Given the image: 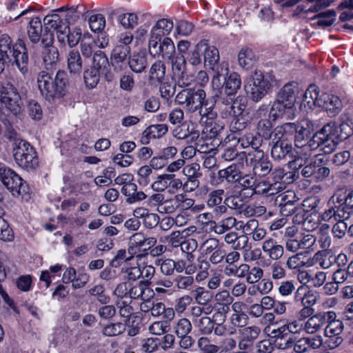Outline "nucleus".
Here are the masks:
<instances>
[{
    "mask_svg": "<svg viewBox=\"0 0 353 353\" xmlns=\"http://www.w3.org/2000/svg\"><path fill=\"white\" fill-rule=\"evenodd\" d=\"M198 248V242L194 238H189L182 241L181 250L188 262H193L195 259L194 252Z\"/></svg>",
    "mask_w": 353,
    "mask_h": 353,
    "instance_id": "ea45409f",
    "label": "nucleus"
},
{
    "mask_svg": "<svg viewBox=\"0 0 353 353\" xmlns=\"http://www.w3.org/2000/svg\"><path fill=\"white\" fill-rule=\"evenodd\" d=\"M101 73L86 67L83 72V80L88 89H93L99 83Z\"/></svg>",
    "mask_w": 353,
    "mask_h": 353,
    "instance_id": "de8ad7c7",
    "label": "nucleus"
},
{
    "mask_svg": "<svg viewBox=\"0 0 353 353\" xmlns=\"http://www.w3.org/2000/svg\"><path fill=\"white\" fill-rule=\"evenodd\" d=\"M125 330V325L121 323H114L105 325L102 333L105 336H116L122 334Z\"/></svg>",
    "mask_w": 353,
    "mask_h": 353,
    "instance_id": "680f3d73",
    "label": "nucleus"
},
{
    "mask_svg": "<svg viewBox=\"0 0 353 353\" xmlns=\"http://www.w3.org/2000/svg\"><path fill=\"white\" fill-rule=\"evenodd\" d=\"M274 81L272 74H264L261 71L256 70L248 79L244 87L251 99L258 102L267 94Z\"/></svg>",
    "mask_w": 353,
    "mask_h": 353,
    "instance_id": "20e7f679",
    "label": "nucleus"
},
{
    "mask_svg": "<svg viewBox=\"0 0 353 353\" xmlns=\"http://www.w3.org/2000/svg\"><path fill=\"white\" fill-rule=\"evenodd\" d=\"M213 225V232L218 234H223L230 231L234 227H237V219L234 216H228L221 219L219 222H212Z\"/></svg>",
    "mask_w": 353,
    "mask_h": 353,
    "instance_id": "7c9ffc66",
    "label": "nucleus"
},
{
    "mask_svg": "<svg viewBox=\"0 0 353 353\" xmlns=\"http://www.w3.org/2000/svg\"><path fill=\"white\" fill-rule=\"evenodd\" d=\"M282 183H270L265 179L256 181L253 192L259 194H268L272 195L282 190Z\"/></svg>",
    "mask_w": 353,
    "mask_h": 353,
    "instance_id": "cd10ccee",
    "label": "nucleus"
},
{
    "mask_svg": "<svg viewBox=\"0 0 353 353\" xmlns=\"http://www.w3.org/2000/svg\"><path fill=\"white\" fill-rule=\"evenodd\" d=\"M310 262L314 264H319L323 269L327 270L332 267L333 264L332 256H330L325 250H319L316 252L312 259H310Z\"/></svg>",
    "mask_w": 353,
    "mask_h": 353,
    "instance_id": "37998d69",
    "label": "nucleus"
},
{
    "mask_svg": "<svg viewBox=\"0 0 353 353\" xmlns=\"http://www.w3.org/2000/svg\"><path fill=\"white\" fill-rule=\"evenodd\" d=\"M250 163L255 175L265 176L272 170V164L268 157L261 150H252L248 152Z\"/></svg>",
    "mask_w": 353,
    "mask_h": 353,
    "instance_id": "9b49d317",
    "label": "nucleus"
},
{
    "mask_svg": "<svg viewBox=\"0 0 353 353\" xmlns=\"http://www.w3.org/2000/svg\"><path fill=\"white\" fill-rule=\"evenodd\" d=\"M130 52L129 46L118 44L114 47L110 54V61L115 70H121Z\"/></svg>",
    "mask_w": 353,
    "mask_h": 353,
    "instance_id": "aec40b11",
    "label": "nucleus"
},
{
    "mask_svg": "<svg viewBox=\"0 0 353 353\" xmlns=\"http://www.w3.org/2000/svg\"><path fill=\"white\" fill-rule=\"evenodd\" d=\"M332 196V201L344 211L345 216L348 219L353 209V190L339 189Z\"/></svg>",
    "mask_w": 353,
    "mask_h": 353,
    "instance_id": "dca6fc26",
    "label": "nucleus"
},
{
    "mask_svg": "<svg viewBox=\"0 0 353 353\" xmlns=\"http://www.w3.org/2000/svg\"><path fill=\"white\" fill-rule=\"evenodd\" d=\"M238 141L243 148L251 147L252 150H260L259 148L262 144V138L259 134L245 133L239 138Z\"/></svg>",
    "mask_w": 353,
    "mask_h": 353,
    "instance_id": "72a5a7b5",
    "label": "nucleus"
},
{
    "mask_svg": "<svg viewBox=\"0 0 353 353\" xmlns=\"http://www.w3.org/2000/svg\"><path fill=\"white\" fill-rule=\"evenodd\" d=\"M173 27L174 23L170 19L163 18L158 20L150 30L148 43L161 41L164 37H168Z\"/></svg>",
    "mask_w": 353,
    "mask_h": 353,
    "instance_id": "2eb2a0df",
    "label": "nucleus"
},
{
    "mask_svg": "<svg viewBox=\"0 0 353 353\" xmlns=\"http://www.w3.org/2000/svg\"><path fill=\"white\" fill-rule=\"evenodd\" d=\"M216 101L214 99L206 98L203 103L202 108L198 111L201 117H207L208 119L213 120L216 117V112L214 110Z\"/></svg>",
    "mask_w": 353,
    "mask_h": 353,
    "instance_id": "864d4df0",
    "label": "nucleus"
},
{
    "mask_svg": "<svg viewBox=\"0 0 353 353\" xmlns=\"http://www.w3.org/2000/svg\"><path fill=\"white\" fill-rule=\"evenodd\" d=\"M37 87L41 95L48 101L63 98L67 92L68 75L63 70H59L55 77L46 71H41L37 77Z\"/></svg>",
    "mask_w": 353,
    "mask_h": 353,
    "instance_id": "f03ea898",
    "label": "nucleus"
},
{
    "mask_svg": "<svg viewBox=\"0 0 353 353\" xmlns=\"http://www.w3.org/2000/svg\"><path fill=\"white\" fill-rule=\"evenodd\" d=\"M304 254L302 252L296 253L290 256L286 261V267L289 270H300L302 268H310L314 265V263L310 262V259L305 261Z\"/></svg>",
    "mask_w": 353,
    "mask_h": 353,
    "instance_id": "c9c22d12",
    "label": "nucleus"
},
{
    "mask_svg": "<svg viewBox=\"0 0 353 353\" xmlns=\"http://www.w3.org/2000/svg\"><path fill=\"white\" fill-rule=\"evenodd\" d=\"M296 88L297 84L295 82L286 83L279 92L276 99H281L287 103H292L294 105V92Z\"/></svg>",
    "mask_w": 353,
    "mask_h": 353,
    "instance_id": "a19ab883",
    "label": "nucleus"
},
{
    "mask_svg": "<svg viewBox=\"0 0 353 353\" xmlns=\"http://www.w3.org/2000/svg\"><path fill=\"white\" fill-rule=\"evenodd\" d=\"M214 74L212 79V86L214 89L219 90L223 87V81L228 76L229 65L228 63L222 62L214 66Z\"/></svg>",
    "mask_w": 353,
    "mask_h": 353,
    "instance_id": "bb28decb",
    "label": "nucleus"
},
{
    "mask_svg": "<svg viewBox=\"0 0 353 353\" xmlns=\"http://www.w3.org/2000/svg\"><path fill=\"white\" fill-rule=\"evenodd\" d=\"M148 50L151 55L161 57L171 60L175 54V46L170 37H164L161 41L148 43Z\"/></svg>",
    "mask_w": 353,
    "mask_h": 353,
    "instance_id": "9d476101",
    "label": "nucleus"
},
{
    "mask_svg": "<svg viewBox=\"0 0 353 353\" xmlns=\"http://www.w3.org/2000/svg\"><path fill=\"white\" fill-rule=\"evenodd\" d=\"M12 49V56L15 63L21 73L25 74L27 69L28 57L25 43L22 39H18L14 45H12L11 37L3 34L0 37V73L4 70L6 63L9 61V54Z\"/></svg>",
    "mask_w": 353,
    "mask_h": 353,
    "instance_id": "7ed1b4c3",
    "label": "nucleus"
},
{
    "mask_svg": "<svg viewBox=\"0 0 353 353\" xmlns=\"http://www.w3.org/2000/svg\"><path fill=\"white\" fill-rule=\"evenodd\" d=\"M121 191L127 197L126 202L129 204L142 201L148 197L144 192L137 191V185L132 181L123 186Z\"/></svg>",
    "mask_w": 353,
    "mask_h": 353,
    "instance_id": "5701e85b",
    "label": "nucleus"
},
{
    "mask_svg": "<svg viewBox=\"0 0 353 353\" xmlns=\"http://www.w3.org/2000/svg\"><path fill=\"white\" fill-rule=\"evenodd\" d=\"M314 130V124L309 119H303L295 124L294 142L307 141L311 132Z\"/></svg>",
    "mask_w": 353,
    "mask_h": 353,
    "instance_id": "b1692460",
    "label": "nucleus"
},
{
    "mask_svg": "<svg viewBox=\"0 0 353 353\" xmlns=\"http://www.w3.org/2000/svg\"><path fill=\"white\" fill-rule=\"evenodd\" d=\"M224 196L225 191L223 189L213 190L208 194L207 205L213 209L216 215L221 216L227 212V206L224 205Z\"/></svg>",
    "mask_w": 353,
    "mask_h": 353,
    "instance_id": "f3484780",
    "label": "nucleus"
},
{
    "mask_svg": "<svg viewBox=\"0 0 353 353\" xmlns=\"http://www.w3.org/2000/svg\"><path fill=\"white\" fill-rule=\"evenodd\" d=\"M13 152L14 160L21 168L30 170L39 165L37 152L26 141H19L16 143Z\"/></svg>",
    "mask_w": 353,
    "mask_h": 353,
    "instance_id": "0eeeda50",
    "label": "nucleus"
},
{
    "mask_svg": "<svg viewBox=\"0 0 353 353\" xmlns=\"http://www.w3.org/2000/svg\"><path fill=\"white\" fill-rule=\"evenodd\" d=\"M192 296L199 305H207L212 299L210 292L203 287L198 286L192 291Z\"/></svg>",
    "mask_w": 353,
    "mask_h": 353,
    "instance_id": "bf43d9fd",
    "label": "nucleus"
},
{
    "mask_svg": "<svg viewBox=\"0 0 353 353\" xmlns=\"http://www.w3.org/2000/svg\"><path fill=\"white\" fill-rule=\"evenodd\" d=\"M261 249L264 253L273 261L279 260L284 254V248L273 238L266 239L262 244Z\"/></svg>",
    "mask_w": 353,
    "mask_h": 353,
    "instance_id": "4be33fe9",
    "label": "nucleus"
},
{
    "mask_svg": "<svg viewBox=\"0 0 353 353\" xmlns=\"http://www.w3.org/2000/svg\"><path fill=\"white\" fill-rule=\"evenodd\" d=\"M147 64V57L143 52L134 53L128 59L129 67L136 73L142 72L145 69Z\"/></svg>",
    "mask_w": 353,
    "mask_h": 353,
    "instance_id": "f704fd0d",
    "label": "nucleus"
},
{
    "mask_svg": "<svg viewBox=\"0 0 353 353\" xmlns=\"http://www.w3.org/2000/svg\"><path fill=\"white\" fill-rule=\"evenodd\" d=\"M223 240L234 250L248 251L251 249V243L246 234L238 235L235 232H229L225 234Z\"/></svg>",
    "mask_w": 353,
    "mask_h": 353,
    "instance_id": "6ab92c4d",
    "label": "nucleus"
},
{
    "mask_svg": "<svg viewBox=\"0 0 353 353\" xmlns=\"http://www.w3.org/2000/svg\"><path fill=\"white\" fill-rule=\"evenodd\" d=\"M343 330V323L340 320H332L325 328V336L327 337L325 345L330 349H334L343 341L341 336Z\"/></svg>",
    "mask_w": 353,
    "mask_h": 353,
    "instance_id": "f8f14e48",
    "label": "nucleus"
},
{
    "mask_svg": "<svg viewBox=\"0 0 353 353\" xmlns=\"http://www.w3.org/2000/svg\"><path fill=\"white\" fill-rule=\"evenodd\" d=\"M241 80L240 75L236 72H232L223 81V88L227 95H233L236 94L241 88Z\"/></svg>",
    "mask_w": 353,
    "mask_h": 353,
    "instance_id": "473e14b6",
    "label": "nucleus"
},
{
    "mask_svg": "<svg viewBox=\"0 0 353 353\" xmlns=\"http://www.w3.org/2000/svg\"><path fill=\"white\" fill-rule=\"evenodd\" d=\"M192 328L191 322L186 318H181L175 323L174 332L177 336H185L191 332Z\"/></svg>",
    "mask_w": 353,
    "mask_h": 353,
    "instance_id": "69168bd1",
    "label": "nucleus"
},
{
    "mask_svg": "<svg viewBox=\"0 0 353 353\" xmlns=\"http://www.w3.org/2000/svg\"><path fill=\"white\" fill-rule=\"evenodd\" d=\"M170 178V174L157 175L151 184V188L157 192H162L168 188V181Z\"/></svg>",
    "mask_w": 353,
    "mask_h": 353,
    "instance_id": "e2e57ef3",
    "label": "nucleus"
},
{
    "mask_svg": "<svg viewBox=\"0 0 353 353\" xmlns=\"http://www.w3.org/2000/svg\"><path fill=\"white\" fill-rule=\"evenodd\" d=\"M296 108L292 103L276 99L270 110L269 116L273 120L278 119H292L295 117Z\"/></svg>",
    "mask_w": 353,
    "mask_h": 353,
    "instance_id": "ddd939ff",
    "label": "nucleus"
},
{
    "mask_svg": "<svg viewBox=\"0 0 353 353\" xmlns=\"http://www.w3.org/2000/svg\"><path fill=\"white\" fill-rule=\"evenodd\" d=\"M0 180L15 197L28 199L29 188L23 179L10 168L0 163Z\"/></svg>",
    "mask_w": 353,
    "mask_h": 353,
    "instance_id": "39448f33",
    "label": "nucleus"
},
{
    "mask_svg": "<svg viewBox=\"0 0 353 353\" xmlns=\"http://www.w3.org/2000/svg\"><path fill=\"white\" fill-rule=\"evenodd\" d=\"M165 67L161 61L153 63L150 70V79L152 81L160 82L165 76Z\"/></svg>",
    "mask_w": 353,
    "mask_h": 353,
    "instance_id": "052dcab7",
    "label": "nucleus"
},
{
    "mask_svg": "<svg viewBox=\"0 0 353 353\" xmlns=\"http://www.w3.org/2000/svg\"><path fill=\"white\" fill-rule=\"evenodd\" d=\"M174 288L179 291H190L194 285V279L192 276L177 275L174 279Z\"/></svg>",
    "mask_w": 353,
    "mask_h": 353,
    "instance_id": "49530a36",
    "label": "nucleus"
},
{
    "mask_svg": "<svg viewBox=\"0 0 353 353\" xmlns=\"http://www.w3.org/2000/svg\"><path fill=\"white\" fill-rule=\"evenodd\" d=\"M334 131V125L327 123L316 132L308 141L294 142L297 155L304 161L314 157L315 160L321 163V154L317 153L319 148L320 151L327 154L332 153L336 148L338 143L335 141Z\"/></svg>",
    "mask_w": 353,
    "mask_h": 353,
    "instance_id": "f257e3e1",
    "label": "nucleus"
},
{
    "mask_svg": "<svg viewBox=\"0 0 353 353\" xmlns=\"http://www.w3.org/2000/svg\"><path fill=\"white\" fill-rule=\"evenodd\" d=\"M154 291L158 294H167L171 295L174 291V280L163 278L157 281L154 284Z\"/></svg>",
    "mask_w": 353,
    "mask_h": 353,
    "instance_id": "13d9d810",
    "label": "nucleus"
},
{
    "mask_svg": "<svg viewBox=\"0 0 353 353\" xmlns=\"http://www.w3.org/2000/svg\"><path fill=\"white\" fill-rule=\"evenodd\" d=\"M14 87L10 85L6 88L0 84V107L6 108L14 114H17L21 111V99L25 97L27 90L25 87L17 85Z\"/></svg>",
    "mask_w": 353,
    "mask_h": 353,
    "instance_id": "423d86ee",
    "label": "nucleus"
},
{
    "mask_svg": "<svg viewBox=\"0 0 353 353\" xmlns=\"http://www.w3.org/2000/svg\"><path fill=\"white\" fill-rule=\"evenodd\" d=\"M154 179V173L150 166L143 165L137 171V182L141 186H147Z\"/></svg>",
    "mask_w": 353,
    "mask_h": 353,
    "instance_id": "6e6d98bb",
    "label": "nucleus"
},
{
    "mask_svg": "<svg viewBox=\"0 0 353 353\" xmlns=\"http://www.w3.org/2000/svg\"><path fill=\"white\" fill-rule=\"evenodd\" d=\"M294 128L295 123H286L283 125L275 128L269 135V139L272 141V145L279 143V142H288V132H294Z\"/></svg>",
    "mask_w": 353,
    "mask_h": 353,
    "instance_id": "393cba45",
    "label": "nucleus"
},
{
    "mask_svg": "<svg viewBox=\"0 0 353 353\" xmlns=\"http://www.w3.org/2000/svg\"><path fill=\"white\" fill-rule=\"evenodd\" d=\"M168 130L166 124H155L148 127L145 130V134L150 136L152 139H158L165 135Z\"/></svg>",
    "mask_w": 353,
    "mask_h": 353,
    "instance_id": "0e129e2a",
    "label": "nucleus"
},
{
    "mask_svg": "<svg viewBox=\"0 0 353 353\" xmlns=\"http://www.w3.org/2000/svg\"><path fill=\"white\" fill-rule=\"evenodd\" d=\"M157 242V239L154 236H148L143 232H136L129 239L128 254L134 255L141 251V248L144 250H148L154 247Z\"/></svg>",
    "mask_w": 353,
    "mask_h": 353,
    "instance_id": "1a4fd4ad",
    "label": "nucleus"
},
{
    "mask_svg": "<svg viewBox=\"0 0 353 353\" xmlns=\"http://www.w3.org/2000/svg\"><path fill=\"white\" fill-rule=\"evenodd\" d=\"M269 275L272 280H281L285 277L286 271L280 263L274 262L270 267Z\"/></svg>",
    "mask_w": 353,
    "mask_h": 353,
    "instance_id": "774afa93",
    "label": "nucleus"
},
{
    "mask_svg": "<svg viewBox=\"0 0 353 353\" xmlns=\"http://www.w3.org/2000/svg\"><path fill=\"white\" fill-rule=\"evenodd\" d=\"M43 61L47 70L54 68L59 61V51L54 46L45 48L43 51Z\"/></svg>",
    "mask_w": 353,
    "mask_h": 353,
    "instance_id": "e433bc0d",
    "label": "nucleus"
},
{
    "mask_svg": "<svg viewBox=\"0 0 353 353\" xmlns=\"http://www.w3.org/2000/svg\"><path fill=\"white\" fill-rule=\"evenodd\" d=\"M256 57L252 50L248 48H242L238 54V63L240 67L248 70L252 68L256 61Z\"/></svg>",
    "mask_w": 353,
    "mask_h": 353,
    "instance_id": "2f4dec72",
    "label": "nucleus"
},
{
    "mask_svg": "<svg viewBox=\"0 0 353 353\" xmlns=\"http://www.w3.org/2000/svg\"><path fill=\"white\" fill-rule=\"evenodd\" d=\"M151 294L150 288H147L144 282H139L134 286L130 288L129 297L131 299H139L141 300L148 299V296Z\"/></svg>",
    "mask_w": 353,
    "mask_h": 353,
    "instance_id": "09e8293b",
    "label": "nucleus"
},
{
    "mask_svg": "<svg viewBox=\"0 0 353 353\" xmlns=\"http://www.w3.org/2000/svg\"><path fill=\"white\" fill-rule=\"evenodd\" d=\"M132 263H126L123 268L122 271L125 274V277L129 280L136 281L141 276V265L139 261L134 260Z\"/></svg>",
    "mask_w": 353,
    "mask_h": 353,
    "instance_id": "3c124183",
    "label": "nucleus"
},
{
    "mask_svg": "<svg viewBox=\"0 0 353 353\" xmlns=\"http://www.w3.org/2000/svg\"><path fill=\"white\" fill-rule=\"evenodd\" d=\"M42 25L39 17H34L29 23L28 34L32 43H37L41 39Z\"/></svg>",
    "mask_w": 353,
    "mask_h": 353,
    "instance_id": "79ce46f5",
    "label": "nucleus"
},
{
    "mask_svg": "<svg viewBox=\"0 0 353 353\" xmlns=\"http://www.w3.org/2000/svg\"><path fill=\"white\" fill-rule=\"evenodd\" d=\"M108 44V41L105 39L98 45L91 37L84 36L80 43L81 53L85 59L92 58L94 52H99V50H97V47L104 48Z\"/></svg>",
    "mask_w": 353,
    "mask_h": 353,
    "instance_id": "412c9836",
    "label": "nucleus"
},
{
    "mask_svg": "<svg viewBox=\"0 0 353 353\" xmlns=\"http://www.w3.org/2000/svg\"><path fill=\"white\" fill-rule=\"evenodd\" d=\"M205 98L206 94L203 89H183L176 94L175 101L179 105H185L186 110L193 113L202 108Z\"/></svg>",
    "mask_w": 353,
    "mask_h": 353,
    "instance_id": "6e6552de",
    "label": "nucleus"
},
{
    "mask_svg": "<svg viewBox=\"0 0 353 353\" xmlns=\"http://www.w3.org/2000/svg\"><path fill=\"white\" fill-rule=\"evenodd\" d=\"M219 61V54L218 49L214 46H208L204 52V63L208 65L210 69L214 70V66Z\"/></svg>",
    "mask_w": 353,
    "mask_h": 353,
    "instance_id": "603ef678",
    "label": "nucleus"
},
{
    "mask_svg": "<svg viewBox=\"0 0 353 353\" xmlns=\"http://www.w3.org/2000/svg\"><path fill=\"white\" fill-rule=\"evenodd\" d=\"M241 172L236 165H231L218 172L220 179H224L229 183H234L240 179Z\"/></svg>",
    "mask_w": 353,
    "mask_h": 353,
    "instance_id": "a18cd8bd",
    "label": "nucleus"
},
{
    "mask_svg": "<svg viewBox=\"0 0 353 353\" xmlns=\"http://www.w3.org/2000/svg\"><path fill=\"white\" fill-rule=\"evenodd\" d=\"M292 146L288 142L274 143L272 146L271 155L276 160L283 159L292 151Z\"/></svg>",
    "mask_w": 353,
    "mask_h": 353,
    "instance_id": "c03bdc74",
    "label": "nucleus"
},
{
    "mask_svg": "<svg viewBox=\"0 0 353 353\" xmlns=\"http://www.w3.org/2000/svg\"><path fill=\"white\" fill-rule=\"evenodd\" d=\"M329 204L331 205L330 208L320 215L321 221L334 223L338 219H347L344 214V211L332 201V196L329 200Z\"/></svg>",
    "mask_w": 353,
    "mask_h": 353,
    "instance_id": "a878e982",
    "label": "nucleus"
},
{
    "mask_svg": "<svg viewBox=\"0 0 353 353\" xmlns=\"http://www.w3.org/2000/svg\"><path fill=\"white\" fill-rule=\"evenodd\" d=\"M274 182L282 183V190L285 188V185L292 183L296 179V174L292 172H285L282 168H275L272 173Z\"/></svg>",
    "mask_w": 353,
    "mask_h": 353,
    "instance_id": "58836bf2",
    "label": "nucleus"
},
{
    "mask_svg": "<svg viewBox=\"0 0 353 353\" xmlns=\"http://www.w3.org/2000/svg\"><path fill=\"white\" fill-rule=\"evenodd\" d=\"M196 327L202 334H209L214 330V323L212 319L208 316H202L194 321Z\"/></svg>",
    "mask_w": 353,
    "mask_h": 353,
    "instance_id": "4d7b16f0",
    "label": "nucleus"
},
{
    "mask_svg": "<svg viewBox=\"0 0 353 353\" xmlns=\"http://www.w3.org/2000/svg\"><path fill=\"white\" fill-rule=\"evenodd\" d=\"M336 317L334 312H320L310 317L304 323V331L307 334H313L323 328L327 320Z\"/></svg>",
    "mask_w": 353,
    "mask_h": 353,
    "instance_id": "4468645a",
    "label": "nucleus"
},
{
    "mask_svg": "<svg viewBox=\"0 0 353 353\" xmlns=\"http://www.w3.org/2000/svg\"><path fill=\"white\" fill-rule=\"evenodd\" d=\"M147 254H139L135 256V260L139 261L141 276L146 280H149L154 276L155 269L152 265L146 263Z\"/></svg>",
    "mask_w": 353,
    "mask_h": 353,
    "instance_id": "8fccbe9b",
    "label": "nucleus"
},
{
    "mask_svg": "<svg viewBox=\"0 0 353 353\" xmlns=\"http://www.w3.org/2000/svg\"><path fill=\"white\" fill-rule=\"evenodd\" d=\"M83 61L79 52L76 50H70L67 56V68L71 74H79Z\"/></svg>",
    "mask_w": 353,
    "mask_h": 353,
    "instance_id": "c756f323",
    "label": "nucleus"
},
{
    "mask_svg": "<svg viewBox=\"0 0 353 353\" xmlns=\"http://www.w3.org/2000/svg\"><path fill=\"white\" fill-rule=\"evenodd\" d=\"M109 66L110 63L106 54L99 50V52H94V55L91 58L90 63L88 65L90 68L101 74L105 72Z\"/></svg>",
    "mask_w": 353,
    "mask_h": 353,
    "instance_id": "c85d7f7f",
    "label": "nucleus"
},
{
    "mask_svg": "<svg viewBox=\"0 0 353 353\" xmlns=\"http://www.w3.org/2000/svg\"><path fill=\"white\" fill-rule=\"evenodd\" d=\"M320 99L319 88L316 85H310L305 92L303 101L310 108H313L319 106Z\"/></svg>",
    "mask_w": 353,
    "mask_h": 353,
    "instance_id": "4c0bfd02",
    "label": "nucleus"
},
{
    "mask_svg": "<svg viewBox=\"0 0 353 353\" xmlns=\"http://www.w3.org/2000/svg\"><path fill=\"white\" fill-rule=\"evenodd\" d=\"M221 245V243L217 238L210 237L201 243L200 249L202 250L203 255L208 256L212 252L219 248Z\"/></svg>",
    "mask_w": 353,
    "mask_h": 353,
    "instance_id": "338daca9",
    "label": "nucleus"
},
{
    "mask_svg": "<svg viewBox=\"0 0 353 353\" xmlns=\"http://www.w3.org/2000/svg\"><path fill=\"white\" fill-rule=\"evenodd\" d=\"M319 103V107L324 108L330 116L333 117L338 114L343 107L342 101L339 97L326 92L321 94Z\"/></svg>",
    "mask_w": 353,
    "mask_h": 353,
    "instance_id": "a211bd4d",
    "label": "nucleus"
},
{
    "mask_svg": "<svg viewBox=\"0 0 353 353\" xmlns=\"http://www.w3.org/2000/svg\"><path fill=\"white\" fill-rule=\"evenodd\" d=\"M179 195H176L173 198L164 199L163 203L159 205L157 211L161 214H170L174 212L179 205Z\"/></svg>",
    "mask_w": 353,
    "mask_h": 353,
    "instance_id": "5fc2aeb1",
    "label": "nucleus"
}]
</instances>
